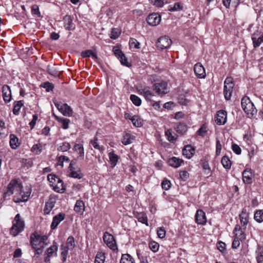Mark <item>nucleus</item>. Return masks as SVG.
Wrapping results in <instances>:
<instances>
[{
	"label": "nucleus",
	"instance_id": "obj_1",
	"mask_svg": "<svg viewBox=\"0 0 263 263\" xmlns=\"http://www.w3.org/2000/svg\"><path fill=\"white\" fill-rule=\"evenodd\" d=\"M13 194H15L13 199V201L15 203H20L28 200L31 191H24L22 183L16 179H13L8 184L7 191L4 193L3 198L6 199L8 196H10Z\"/></svg>",
	"mask_w": 263,
	"mask_h": 263
},
{
	"label": "nucleus",
	"instance_id": "obj_2",
	"mask_svg": "<svg viewBox=\"0 0 263 263\" xmlns=\"http://www.w3.org/2000/svg\"><path fill=\"white\" fill-rule=\"evenodd\" d=\"M25 221L20 214H17L12 222V226L10 229V233L13 237L16 236L19 233L24 231Z\"/></svg>",
	"mask_w": 263,
	"mask_h": 263
},
{
	"label": "nucleus",
	"instance_id": "obj_3",
	"mask_svg": "<svg viewBox=\"0 0 263 263\" xmlns=\"http://www.w3.org/2000/svg\"><path fill=\"white\" fill-rule=\"evenodd\" d=\"M241 107L247 115L248 117L252 118L257 114V109L250 98L245 96L241 99Z\"/></svg>",
	"mask_w": 263,
	"mask_h": 263
},
{
	"label": "nucleus",
	"instance_id": "obj_4",
	"mask_svg": "<svg viewBox=\"0 0 263 263\" xmlns=\"http://www.w3.org/2000/svg\"><path fill=\"white\" fill-rule=\"evenodd\" d=\"M74 247L75 243L74 238L70 236L67 239L65 245H63L61 246V256L63 262H65L66 260L68 250H72Z\"/></svg>",
	"mask_w": 263,
	"mask_h": 263
},
{
	"label": "nucleus",
	"instance_id": "obj_5",
	"mask_svg": "<svg viewBox=\"0 0 263 263\" xmlns=\"http://www.w3.org/2000/svg\"><path fill=\"white\" fill-rule=\"evenodd\" d=\"M47 238L45 236H41L36 233L32 234L30 236V243L32 248L45 246Z\"/></svg>",
	"mask_w": 263,
	"mask_h": 263
},
{
	"label": "nucleus",
	"instance_id": "obj_6",
	"mask_svg": "<svg viewBox=\"0 0 263 263\" xmlns=\"http://www.w3.org/2000/svg\"><path fill=\"white\" fill-rule=\"evenodd\" d=\"M103 240L108 248L114 251H117L118 248L114 236L107 232L103 235Z\"/></svg>",
	"mask_w": 263,
	"mask_h": 263
},
{
	"label": "nucleus",
	"instance_id": "obj_7",
	"mask_svg": "<svg viewBox=\"0 0 263 263\" xmlns=\"http://www.w3.org/2000/svg\"><path fill=\"white\" fill-rule=\"evenodd\" d=\"M167 83L164 81H161L159 83H155L153 85V89L158 95H164L167 92Z\"/></svg>",
	"mask_w": 263,
	"mask_h": 263
},
{
	"label": "nucleus",
	"instance_id": "obj_8",
	"mask_svg": "<svg viewBox=\"0 0 263 263\" xmlns=\"http://www.w3.org/2000/svg\"><path fill=\"white\" fill-rule=\"evenodd\" d=\"M55 105L64 116L70 117L72 115V110L67 104H60L57 103H55Z\"/></svg>",
	"mask_w": 263,
	"mask_h": 263
},
{
	"label": "nucleus",
	"instance_id": "obj_9",
	"mask_svg": "<svg viewBox=\"0 0 263 263\" xmlns=\"http://www.w3.org/2000/svg\"><path fill=\"white\" fill-rule=\"evenodd\" d=\"M172 44V41L166 36H161L158 39L157 46L161 49L168 48Z\"/></svg>",
	"mask_w": 263,
	"mask_h": 263
},
{
	"label": "nucleus",
	"instance_id": "obj_10",
	"mask_svg": "<svg viewBox=\"0 0 263 263\" xmlns=\"http://www.w3.org/2000/svg\"><path fill=\"white\" fill-rule=\"evenodd\" d=\"M114 52L116 57L120 60L122 65L127 67L130 66V64L127 62L124 54L118 47L114 48Z\"/></svg>",
	"mask_w": 263,
	"mask_h": 263
},
{
	"label": "nucleus",
	"instance_id": "obj_11",
	"mask_svg": "<svg viewBox=\"0 0 263 263\" xmlns=\"http://www.w3.org/2000/svg\"><path fill=\"white\" fill-rule=\"evenodd\" d=\"M146 21L151 26H156L160 24L161 16L157 13L151 14L147 16Z\"/></svg>",
	"mask_w": 263,
	"mask_h": 263
},
{
	"label": "nucleus",
	"instance_id": "obj_12",
	"mask_svg": "<svg viewBox=\"0 0 263 263\" xmlns=\"http://www.w3.org/2000/svg\"><path fill=\"white\" fill-rule=\"evenodd\" d=\"M195 221L198 224L205 225L207 220L205 213L202 210H198L195 215Z\"/></svg>",
	"mask_w": 263,
	"mask_h": 263
},
{
	"label": "nucleus",
	"instance_id": "obj_13",
	"mask_svg": "<svg viewBox=\"0 0 263 263\" xmlns=\"http://www.w3.org/2000/svg\"><path fill=\"white\" fill-rule=\"evenodd\" d=\"M2 96L6 103H9L12 99V93L10 87L7 85H4L2 87Z\"/></svg>",
	"mask_w": 263,
	"mask_h": 263
},
{
	"label": "nucleus",
	"instance_id": "obj_14",
	"mask_svg": "<svg viewBox=\"0 0 263 263\" xmlns=\"http://www.w3.org/2000/svg\"><path fill=\"white\" fill-rule=\"evenodd\" d=\"M240 224L243 229H246L249 222V214L247 210L243 209L241 213L239 215Z\"/></svg>",
	"mask_w": 263,
	"mask_h": 263
},
{
	"label": "nucleus",
	"instance_id": "obj_15",
	"mask_svg": "<svg viewBox=\"0 0 263 263\" xmlns=\"http://www.w3.org/2000/svg\"><path fill=\"white\" fill-rule=\"evenodd\" d=\"M194 70L195 74L198 78H205L206 76L205 69L201 63H198L196 64L194 66Z\"/></svg>",
	"mask_w": 263,
	"mask_h": 263
},
{
	"label": "nucleus",
	"instance_id": "obj_16",
	"mask_svg": "<svg viewBox=\"0 0 263 263\" xmlns=\"http://www.w3.org/2000/svg\"><path fill=\"white\" fill-rule=\"evenodd\" d=\"M246 229H243L239 225H236L234 230V233L235 237L238 238L240 240L246 239V234L245 233Z\"/></svg>",
	"mask_w": 263,
	"mask_h": 263
},
{
	"label": "nucleus",
	"instance_id": "obj_17",
	"mask_svg": "<svg viewBox=\"0 0 263 263\" xmlns=\"http://www.w3.org/2000/svg\"><path fill=\"white\" fill-rule=\"evenodd\" d=\"M227 120V112L223 110H220L217 113L216 123L218 125H224Z\"/></svg>",
	"mask_w": 263,
	"mask_h": 263
},
{
	"label": "nucleus",
	"instance_id": "obj_18",
	"mask_svg": "<svg viewBox=\"0 0 263 263\" xmlns=\"http://www.w3.org/2000/svg\"><path fill=\"white\" fill-rule=\"evenodd\" d=\"M65 215L64 213H60L53 217V220L50 226L52 230L55 229L59 224L65 218Z\"/></svg>",
	"mask_w": 263,
	"mask_h": 263
},
{
	"label": "nucleus",
	"instance_id": "obj_19",
	"mask_svg": "<svg viewBox=\"0 0 263 263\" xmlns=\"http://www.w3.org/2000/svg\"><path fill=\"white\" fill-rule=\"evenodd\" d=\"M69 170L70 171L69 177L78 179L83 178L84 175L81 173L80 168L77 167L69 168Z\"/></svg>",
	"mask_w": 263,
	"mask_h": 263
},
{
	"label": "nucleus",
	"instance_id": "obj_20",
	"mask_svg": "<svg viewBox=\"0 0 263 263\" xmlns=\"http://www.w3.org/2000/svg\"><path fill=\"white\" fill-rule=\"evenodd\" d=\"M140 94L143 96L145 99L147 101H152V98L153 96L150 89L148 87H145L138 89Z\"/></svg>",
	"mask_w": 263,
	"mask_h": 263
},
{
	"label": "nucleus",
	"instance_id": "obj_21",
	"mask_svg": "<svg viewBox=\"0 0 263 263\" xmlns=\"http://www.w3.org/2000/svg\"><path fill=\"white\" fill-rule=\"evenodd\" d=\"M195 149L191 145H186L182 150V154L186 158L190 159L194 155Z\"/></svg>",
	"mask_w": 263,
	"mask_h": 263
},
{
	"label": "nucleus",
	"instance_id": "obj_22",
	"mask_svg": "<svg viewBox=\"0 0 263 263\" xmlns=\"http://www.w3.org/2000/svg\"><path fill=\"white\" fill-rule=\"evenodd\" d=\"M242 179L244 183L250 184L252 182V174L251 169H246L242 172Z\"/></svg>",
	"mask_w": 263,
	"mask_h": 263
},
{
	"label": "nucleus",
	"instance_id": "obj_23",
	"mask_svg": "<svg viewBox=\"0 0 263 263\" xmlns=\"http://www.w3.org/2000/svg\"><path fill=\"white\" fill-rule=\"evenodd\" d=\"M64 27L67 30H72L74 28V24L72 23V19L69 15H66L63 19Z\"/></svg>",
	"mask_w": 263,
	"mask_h": 263
},
{
	"label": "nucleus",
	"instance_id": "obj_24",
	"mask_svg": "<svg viewBox=\"0 0 263 263\" xmlns=\"http://www.w3.org/2000/svg\"><path fill=\"white\" fill-rule=\"evenodd\" d=\"M135 139V136L130 134L129 132H125L123 136L122 143L126 145L132 143Z\"/></svg>",
	"mask_w": 263,
	"mask_h": 263
},
{
	"label": "nucleus",
	"instance_id": "obj_25",
	"mask_svg": "<svg viewBox=\"0 0 263 263\" xmlns=\"http://www.w3.org/2000/svg\"><path fill=\"white\" fill-rule=\"evenodd\" d=\"M73 150L78 153L77 159L83 160L84 158V149L82 144H76Z\"/></svg>",
	"mask_w": 263,
	"mask_h": 263
},
{
	"label": "nucleus",
	"instance_id": "obj_26",
	"mask_svg": "<svg viewBox=\"0 0 263 263\" xmlns=\"http://www.w3.org/2000/svg\"><path fill=\"white\" fill-rule=\"evenodd\" d=\"M85 210L84 202L81 200H78L74 206V211L78 214H82Z\"/></svg>",
	"mask_w": 263,
	"mask_h": 263
},
{
	"label": "nucleus",
	"instance_id": "obj_27",
	"mask_svg": "<svg viewBox=\"0 0 263 263\" xmlns=\"http://www.w3.org/2000/svg\"><path fill=\"white\" fill-rule=\"evenodd\" d=\"M183 162V161L182 159L175 157L171 158L168 160L170 165L175 168L179 167Z\"/></svg>",
	"mask_w": 263,
	"mask_h": 263
},
{
	"label": "nucleus",
	"instance_id": "obj_28",
	"mask_svg": "<svg viewBox=\"0 0 263 263\" xmlns=\"http://www.w3.org/2000/svg\"><path fill=\"white\" fill-rule=\"evenodd\" d=\"M10 145L11 148L16 149L20 145L18 142V139L13 134L10 135Z\"/></svg>",
	"mask_w": 263,
	"mask_h": 263
},
{
	"label": "nucleus",
	"instance_id": "obj_29",
	"mask_svg": "<svg viewBox=\"0 0 263 263\" xmlns=\"http://www.w3.org/2000/svg\"><path fill=\"white\" fill-rule=\"evenodd\" d=\"M176 131L180 134H184L187 130V125L184 123H179L175 128Z\"/></svg>",
	"mask_w": 263,
	"mask_h": 263
},
{
	"label": "nucleus",
	"instance_id": "obj_30",
	"mask_svg": "<svg viewBox=\"0 0 263 263\" xmlns=\"http://www.w3.org/2000/svg\"><path fill=\"white\" fill-rule=\"evenodd\" d=\"M14 107L13 109V113L15 115H18L21 108L24 105L23 101L20 100L15 101L13 103Z\"/></svg>",
	"mask_w": 263,
	"mask_h": 263
},
{
	"label": "nucleus",
	"instance_id": "obj_31",
	"mask_svg": "<svg viewBox=\"0 0 263 263\" xmlns=\"http://www.w3.org/2000/svg\"><path fill=\"white\" fill-rule=\"evenodd\" d=\"M233 87L224 86L223 94L224 96V98L227 100H230L231 99L233 91Z\"/></svg>",
	"mask_w": 263,
	"mask_h": 263
},
{
	"label": "nucleus",
	"instance_id": "obj_32",
	"mask_svg": "<svg viewBox=\"0 0 263 263\" xmlns=\"http://www.w3.org/2000/svg\"><path fill=\"white\" fill-rule=\"evenodd\" d=\"M221 162L223 167L226 170H229L231 168L232 163L227 156H224L222 157Z\"/></svg>",
	"mask_w": 263,
	"mask_h": 263
},
{
	"label": "nucleus",
	"instance_id": "obj_33",
	"mask_svg": "<svg viewBox=\"0 0 263 263\" xmlns=\"http://www.w3.org/2000/svg\"><path fill=\"white\" fill-rule=\"evenodd\" d=\"M120 263H135L133 257L128 254H123Z\"/></svg>",
	"mask_w": 263,
	"mask_h": 263
},
{
	"label": "nucleus",
	"instance_id": "obj_34",
	"mask_svg": "<svg viewBox=\"0 0 263 263\" xmlns=\"http://www.w3.org/2000/svg\"><path fill=\"white\" fill-rule=\"evenodd\" d=\"M56 119L62 124V127L64 129H67L68 128L69 123L70 122L69 119L62 117H59L55 116Z\"/></svg>",
	"mask_w": 263,
	"mask_h": 263
},
{
	"label": "nucleus",
	"instance_id": "obj_35",
	"mask_svg": "<svg viewBox=\"0 0 263 263\" xmlns=\"http://www.w3.org/2000/svg\"><path fill=\"white\" fill-rule=\"evenodd\" d=\"M108 157L110 164L112 165V167H114L117 165L119 157L114 152H110L108 154Z\"/></svg>",
	"mask_w": 263,
	"mask_h": 263
},
{
	"label": "nucleus",
	"instance_id": "obj_36",
	"mask_svg": "<svg viewBox=\"0 0 263 263\" xmlns=\"http://www.w3.org/2000/svg\"><path fill=\"white\" fill-rule=\"evenodd\" d=\"M130 120L133 125L136 127H141L142 125V120L138 116H134L131 117Z\"/></svg>",
	"mask_w": 263,
	"mask_h": 263
},
{
	"label": "nucleus",
	"instance_id": "obj_37",
	"mask_svg": "<svg viewBox=\"0 0 263 263\" xmlns=\"http://www.w3.org/2000/svg\"><path fill=\"white\" fill-rule=\"evenodd\" d=\"M90 143L93 146V147L97 149H98L100 152H102L104 148L103 146H100L98 143V138L95 137L93 140L90 141Z\"/></svg>",
	"mask_w": 263,
	"mask_h": 263
},
{
	"label": "nucleus",
	"instance_id": "obj_38",
	"mask_svg": "<svg viewBox=\"0 0 263 263\" xmlns=\"http://www.w3.org/2000/svg\"><path fill=\"white\" fill-rule=\"evenodd\" d=\"M81 55L83 58L92 57L95 59H97L96 53H94L91 50H86L82 52Z\"/></svg>",
	"mask_w": 263,
	"mask_h": 263
},
{
	"label": "nucleus",
	"instance_id": "obj_39",
	"mask_svg": "<svg viewBox=\"0 0 263 263\" xmlns=\"http://www.w3.org/2000/svg\"><path fill=\"white\" fill-rule=\"evenodd\" d=\"M105 259V253L103 252H98L96 256L95 263H104Z\"/></svg>",
	"mask_w": 263,
	"mask_h": 263
},
{
	"label": "nucleus",
	"instance_id": "obj_40",
	"mask_svg": "<svg viewBox=\"0 0 263 263\" xmlns=\"http://www.w3.org/2000/svg\"><path fill=\"white\" fill-rule=\"evenodd\" d=\"M252 40L253 41V47L254 48H257L259 47L262 43H263V35L258 38L253 36L252 37Z\"/></svg>",
	"mask_w": 263,
	"mask_h": 263
},
{
	"label": "nucleus",
	"instance_id": "obj_41",
	"mask_svg": "<svg viewBox=\"0 0 263 263\" xmlns=\"http://www.w3.org/2000/svg\"><path fill=\"white\" fill-rule=\"evenodd\" d=\"M71 148V145L67 142H64L58 147V150L62 152L68 151Z\"/></svg>",
	"mask_w": 263,
	"mask_h": 263
},
{
	"label": "nucleus",
	"instance_id": "obj_42",
	"mask_svg": "<svg viewBox=\"0 0 263 263\" xmlns=\"http://www.w3.org/2000/svg\"><path fill=\"white\" fill-rule=\"evenodd\" d=\"M254 218L258 223L263 222V211H257L254 214Z\"/></svg>",
	"mask_w": 263,
	"mask_h": 263
},
{
	"label": "nucleus",
	"instance_id": "obj_43",
	"mask_svg": "<svg viewBox=\"0 0 263 263\" xmlns=\"http://www.w3.org/2000/svg\"><path fill=\"white\" fill-rule=\"evenodd\" d=\"M31 152L36 155L40 154L42 152V146L41 144H34L31 149Z\"/></svg>",
	"mask_w": 263,
	"mask_h": 263
},
{
	"label": "nucleus",
	"instance_id": "obj_44",
	"mask_svg": "<svg viewBox=\"0 0 263 263\" xmlns=\"http://www.w3.org/2000/svg\"><path fill=\"white\" fill-rule=\"evenodd\" d=\"M58 250V247L57 245H53L47 249L46 251V255L52 257L53 256V254L55 253L57 254V251Z\"/></svg>",
	"mask_w": 263,
	"mask_h": 263
},
{
	"label": "nucleus",
	"instance_id": "obj_45",
	"mask_svg": "<svg viewBox=\"0 0 263 263\" xmlns=\"http://www.w3.org/2000/svg\"><path fill=\"white\" fill-rule=\"evenodd\" d=\"M140 43L135 39L130 38L129 41V45L130 48L139 49Z\"/></svg>",
	"mask_w": 263,
	"mask_h": 263
},
{
	"label": "nucleus",
	"instance_id": "obj_46",
	"mask_svg": "<svg viewBox=\"0 0 263 263\" xmlns=\"http://www.w3.org/2000/svg\"><path fill=\"white\" fill-rule=\"evenodd\" d=\"M137 218L139 222L148 226L147 218L144 214L139 213L137 216Z\"/></svg>",
	"mask_w": 263,
	"mask_h": 263
},
{
	"label": "nucleus",
	"instance_id": "obj_47",
	"mask_svg": "<svg viewBox=\"0 0 263 263\" xmlns=\"http://www.w3.org/2000/svg\"><path fill=\"white\" fill-rule=\"evenodd\" d=\"M130 99L133 103L137 106H139L141 104V99L135 95H131L130 96Z\"/></svg>",
	"mask_w": 263,
	"mask_h": 263
},
{
	"label": "nucleus",
	"instance_id": "obj_48",
	"mask_svg": "<svg viewBox=\"0 0 263 263\" xmlns=\"http://www.w3.org/2000/svg\"><path fill=\"white\" fill-rule=\"evenodd\" d=\"M208 132V126L205 124H203L197 132V134L201 137H204Z\"/></svg>",
	"mask_w": 263,
	"mask_h": 263
},
{
	"label": "nucleus",
	"instance_id": "obj_49",
	"mask_svg": "<svg viewBox=\"0 0 263 263\" xmlns=\"http://www.w3.org/2000/svg\"><path fill=\"white\" fill-rule=\"evenodd\" d=\"M256 253L257 254L256 257L257 262L263 263V248H258Z\"/></svg>",
	"mask_w": 263,
	"mask_h": 263
},
{
	"label": "nucleus",
	"instance_id": "obj_50",
	"mask_svg": "<svg viewBox=\"0 0 263 263\" xmlns=\"http://www.w3.org/2000/svg\"><path fill=\"white\" fill-rule=\"evenodd\" d=\"M54 206V203L53 202L50 201L46 203L44 210L45 214H48L53 209Z\"/></svg>",
	"mask_w": 263,
	"mask_h": 263
},
{
	"label": "nucleus",
	"instance_id": "obj_51",
	"mask_svg": "<svg viewBox=\"0 0 263 263\" xmlns=\"http://www.w3.org/2000/svg\"><path fill=\"white\" fill-rule=\"evenodd\" d=\"M41 86L45 88L48 92L52 91L54 88V85L51 83L45 82L41 84Z\"/></svg>",
	"mask_w": 263,
	"mask_h": 263
},
{
	"label": "nucleus",
	"instance_id": "obj_52",
	"mask_svg": "<svg viewBox=\"0 0 263 263\" xmlns=\"http://www.w3.org/2000/svg\"><path fill=\"white\" fill-rule=\"evenodd\" d=\"M47 71L48 73L54 77L59 76V72L57 70L56 68L53 66H48Z\"/></svg>",
	"mask_w": 263,
	"mask_h": 263
},
{
	"label": "nucleus",
	"instance_id": "obj_53",
	"mask_svg": "<svg viewBox=\"0 0 263 263\" xmlns=\"http://www.w3.org/2000/svg\"><path fill=\"white\" fill-rule=\"evenodd\" d=\"M149 248L153 252H157L159 248V245L155 241H152L149 243Z\"/></svg>",
	"mask_w": 263,
	"mask_h": 263
},
{
	"label": "nucleus",
	"instance_id": "obj_54",
	"mask_svg": "<svg viewBox=\"0 0 263 263\" xmlns=\"http://www.w3.org/2000/svg\"><path fill=\"white\" fill-rule=\"evenodd\" d=\"M165 136L167 138V139L170 142H173L176 140L177 139V136L176 135H173L172 132L170 130H167L165 132Z\"/></svg>",
	"mask_w": 263,
	"mask_h": 263
},
{
	"label": "nucleus",
	"instance_id": "obj_55",
	"mask_svg": "<svg viewBox=\"0 0 263 263\" xmlns=\"http://www.w3.org/2000/svg\"><path fill=\"white\" fill-rule=\"evenodd\" d=\"M59 180L56 181V185L55 186L53 187L54 191L57 192H59V190L61 189V187L62 190L63 189V181L59 177Z\"/></svg>",
	"mask_w": 263,
	"mask_h": 263
},
{
	"label": "nucleus",
	"instance_id": "obj_56",
	"mask_svg": "<svg viewBox=\"0 0 263 263\" xmlns=\"http://www.w3.org/2000/svg\"><path fill=\"white\" fill-rule=\"evenodd\" d=\"M158 236L160 238H163L165 236L166 231L163 227H159L157 231Z\"/></svg>",
	"mask_w": 263,
	"mask_h": 263
},
{
	"label": "nucleus",
	"instance_id": "obj_57",
	"mask_svg": "<svg viewBox=\"0 0 263 263\" xmlns=\"http://www.w3.org/2000/svg\"><path fill=\"white\" fill-rule=\"evenodd\" d=\"M45 246H42L40 247H36V248H33L35 251V255L34 257H39V256L42 254L43 251Z\"/></svg>",
	"mask_w": 263,
	"mask_h": 263
},
{
	"label": "nucleus",
	"instance_id": "obj_58",
	"mask_svg": "<svg viewBox=\"0 0 263 263\" xmlns=\"http://www.w3.org/2000/svg\"><path fill=\"white\" fill-rule=\"evenodd\" d=\"M48 180L53 184H55L56 181L59 180V177L54 174H49L47 176Z\"/></svg>",
	"mask_w": 263,
	"mask_h": 263
},
{
	"label": "nucleus",
	"instance_id": "obj_59",
	"mask_svg": "<svg viewBox=\"0 0 263 263\" xmlns=\"http://www.w3.org/2000/svg\"><path fill=\"white\" fill-rule=\"evenodd\" d=\"M182 9V5L179 3H176L174 4L173 7L170 6L169 8V10L170 11H175L181 10Z\"/></svg>",
	"mask_w": 263,
	"mask_h": 263
},
{
	"label": "nucleus",
	"instance_id": "obj_60",
	"mask_svg": "<svg viewBox=\"0 0 263 263\" xmlns=\"http://www.w3.org/2000/svg\"><path fill=\"white\" fill-rule=\"evenodd\" d=\"M69 162L70 159L68 157L65 156H61L58 158V162L59 163V165H61L62 166H63V162Z\"/></svg>",
	"mask_w": 263,
	"mask_h": 263
},
{
	"label": "nucleus",
	"instance_id": "obj_61",
	"mask_svg": "<svg viewBox=\"0 0 263 263\" xmlns=\"http://www.w3.org/2000/svg\"><path fill=\"white\" fill-rule=\"evenodd\" d=\"M233 151L237 155H240L241 153V149L239 146L236 144H233L232 145Z\"/></svg>",
	"mask_w": 263,
	"mask_h": 263
},
{
	"label": "nucleus",
	"instance_id": "obj_62",
	"mask_svg": "<svg viewBox=\"0 0 263 263\" xmlns=\"http://www.w3.org/2000/svg\"><path fill=\"white\" fill-rule=\"evenodd\" d=\"M120 33L118 29H112L111 32L110 37L112 39H116L119 37Z\"/></svg>",
	"mask_w": 263,
	"mask_h": 263
},
{
	"label": "nucleus",
	"instance_id": "obj_63",
	"mask_svg": "<svg viewBox=\"0 0 263 263\" xmlns=\"http://www.w3.org/2000/svg\"><path fill=\"white\" fill-rule=\"evenodd\" d=\"M171 183L170 181L168 180H163L161 183V186L162 189L167 190L171 187Z\"/></svg>",
	"mask_w": 263,
	"mask_h": 263
},
{
	"label": "nucleus",
	"instance_id": "obj_64",
	"mask_svg": "<svg viewBox=\"0 0 263 263\" xmlns=\"http://www.w3.org/2000/svg\"><path fill=\"white\" fill-rule=\"evenodd\" d=\"M224 86H229L230 87H233L234 84L233 82V78L231 77L227 78L224 82Z\"/></svg>",
	"mask_w": 263,
	"mask_h": 263
}]
</instances>
